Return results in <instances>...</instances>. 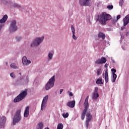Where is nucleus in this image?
<instances>
[{"instance_id": "obj_35", "label": "nucleus", "mask_w": 129, "mask_h": 129, "mask_svg": "<svg viewBox=\"0 0 129 129\" xmlns=\"http://www.w3.org/2000/svg\"><path fill=\"white\" fill-rule=\"evenodd\" d=\"M108 10H112L113 9V6L112 5H109L107 7Z\"/></svg>"}, {"instance_id": "obj_13", "label": "nucleus", "mask_w": 129, "mask_h": 129, "mask_svg": "<svg viewBox=\"0 0 129 129\" xmlns=\"http://www.w3.org/2000/svg\"><path fill=\"white\" fill-rule=\"evenodd\" d=\"M29 114H30V107L28 106L26 107L24 111V117H28L29 116Z\"/></svg>"}, {"instance_id": "obj_41", "label": "nucleus", "mask_w": 129, "mask_h": 129, "mask_svg": "<svg viewBox=\"0 0 129 129\" xmlns=\"http://www.w3.org/2000/svg\"><path fill=\"white\" fill-rule=\"evenodd\" d=\"M3 24H0V32L2 31V29H3Z\"/></svg>"}, {"instance_id": "obj_14", "label": "nucleus", "mask_w": 129, "mask_h": 129, "mask_svg": "<svg viewBox=\"0 0 129 129\" xmlns=\"http://www.w3.org/2000/svg\"><path fill=\"white\" fill-rule=\"evenodd\" d=\"M53 56H54V51H49L47 53V60L51 61L53 59Z\"/></svg>"}, {"instance_id": "obj_37", "label": "nucleus", "mask_w": 129, "mask_h": 129, "mask_svg": "<svg viewBox=\"0 0 129 129\" xmlns=\"http://www.w3.org/2000/svg\"><path fill=\"white\" fill-rule=\"evenodd\" d=\"M111 71H112V75H113V73L114 74V73H115V72H116V70L114 69H111Z\"/></svg>"}, {"instance_id": "obj_8", "label": "nucleus", "mask_w": 129, "mask_h": 129, "mask_svg": "<svg viewBox=\"0 0 129 129\" xmlns=\"http://www.w3.org/2000/svg\"><path fill=\"white\" fill-rule=\"evenodd\" d=\"M79 3L83 7L89 6L91 5V0H79Z\"/></svg>"}, {"instance_id": "obj_10", "label": "nucleus", "mask_w": 129, "mask_h": 129, "mask_svg": "<svg viewBox=\"0 0 129 129\" xmlns=\"http://www.w3.org/2000/svg\"><path fill=\"white\" fill-rule=\"evenodd\" d=\"M7 121V117L5 116H0V128H4Z\"/></svg>"}, {"instance_id": "obj_22", "label": "nucleus", "mask_w": 129, "mask_h": 129, "mask_svg": "<svg viewBox=\"0 0 129 129\" xmlns=\"http://www.w3.org/2000/svg\"><path fill=\"white\" fill-rule=\"evenodd\" d=\"M104 78L106 83H108V73L107 70H106L105 72Z\"/></svg>"}, {"instance_id": "obj_9", "label": "nucleus", "mask_w": 129, "mask_h": 129, "mask_svg": "<svg viewBox=\"0 0 129 129\" xmlns=\"http://www.w3.org/2000/svg\"><path fill=\"white\" fill-rule=\"evenodd\" d=\"M22 62L24 66H29V65H30V64L32 63V61H31L30 59H28L27 56H23L22 59Z\"/></svg>"}, {"instance_id": "obj_26", "label": "nucleus", "mask_w": 129, "mask_h": 129, "mask_svg": "<svg viewBox=\"0 0 129 129\" xmlns=\"http://www.w3.org/2000/svg\"><path fill=\"white\" fill-rule=\"evenodd\" d=\"M96 83L97 84H98V85H100V84H103V82H102V78H99L97 81Z\"/></svg>"}, {"instance_id": "obj_5", "label": "nucleus", "mask_w": 129, "mask_h": 129, "mask_svg": "<svg viewBox=\"0 0 129 129\" xmlns=\"http://www.w3.org/2000/svg\"><path fill=\"white\" fill-rule=\"evenodd\" d=\"M28 94V90L25 89L24 91H23L18 96H17L14 100V102H19V101H21L27 96V95Z\"/></svg>"}, {"instance_id": "obj_21", "label": "nucleus", "mask_w": 129, "mask_h": 129, "mask_svg": "<svg viewBox=\"0 0 129 129\" xmlns=\"http://www.w3.org/2000/svg\"><path fill=\"white\" fill-rule=\"evenodd\" d=\"M46 107H47V103L42 102L41 106V110H45V109H46Z\"/></svg>"}, {"instance_id": "obj_33", "label": "nucleus", "mask_w": 129, "mask_h": 129, "mask_svg": "<svg viewBox=\"0 0 129 129\" xmlns=\"http://www.w3.org/2000/svg\"><path fill=\"white\" fill-rule=\"evenodd\" d=\"M10 76L11 77H12V78H13V79H15V78H16V76H15V73H11Z\"/></svg>"}, {"instance_id": "obj_12", "label": "nucleus", "mask_w": 129, "mask_h": 129, "mask_svg": "<svg viewBox=\"0 0 129 129\" xmlns=\"http://www.w3.org/2000/svg\"><path fill=\"white\" fill-rule=\"evenodd\" d=\"M86 116L87 117V119L86 121V127H88L89 125V122L91 120V115H90V112H89L86 113Z\"/></svg>"}, {"instance_id": "obj_43", "label": "nucleus", "mask_w": 129, "mask_h": 129, "mask_svg": "<svg viewBox=\"0 0 129 129\" xmlns=\"http://www.w3.org/2000/svg\"><path fill=\"white\" fill-rule=\"evenodd\" d=\"M108 66V64L107 63H106L104 65L105 68H107V67Z\"/></svg>"}, {"instance_id": "obj_6", "label": "nucleus", "mask_w": 129, "mask_h": 129, "mask_svg": "<svg viewBox=\"0 0 129 129\" xmlns=\"http://www.w3.org/2000/svg\"><path fill=\"white\" fill-rule=\"evenodd\" d=\"M18 31V26H17V21L14 20L11 21L9 26V32L10 33H15Z\"/></svg>"}, {"instance_id": "obj_45", "label": "nucleus", "mask_w": 129, "mask_h": 129, "mask_svg": "<svg viewBox=\"0 0 129 129\" xmlns=\"http://www.w3.org/2000/svg\"><path fill=\"white\" fill-rule=\"evenodd\" d=\"M112 62V63H115V61H114V59H113L112 58H111Z\"/></svg>"}, {"instance_id": "obj_2", "label": "nucleus", "mask_w": 129, "mask_h": 129, "mask_svg": "<svg viewBox=\"0 0 129 129\" xmlns=\"http://www.w3.org/2000/svg\"><path fill=\"white\" fill-rule=\"evenodd\" d=\"M44 40H45V36H42L41 37L38 36L35 37L32 41L30 47L34 48V47H39L41 45V43H43Z\"/></svg>"}, {"instance_id": "obj_28", "label": "nucleus", "mask_w": 129, "mask_h": 129, "mask_svg": "<svg viewBox=\"0 0 129 129\" xmlns=\"http://www.w3.org/2000/svg\"><path fill=\"white\" fill-rule=\"evenodd\" d=\"M10 67H11V68L13 69H19V67L17 66V64H16L15 63H13L10 64Z\"/></svg>"}, {"instance_id": "obj_47", "label": "nucleus", "mask_w": 129, "mask_h": 129, "mask_svg": "<svg viewBox=\"0 0 129 129\" xmlns=\"http://www.w3.org/2000/svg\"><path fill=\"white\" fill-rule=\"evenodd\" d=\"M19 75H22V73H19Z\"/></svg>"}, {"instance_id": "obj_44", "label": "nucleus", "mask_w": 129, "mask_h": 129, "mask_svg": "<svg viewBox=\"0 0 129 129\" xmlns=\"http://www.w3.org/2000/svg\"><path fill=\"white\" fill-rule=\"evenodd\" d=\"M63 89H60L59 91V94H61V93H62V92H63Z\"/></svg>"}, {"instance_id": "obj_42", "label": "nucleus", "mask_w": 129, "mask_h": 129, "mask_svg": "<svg viewBox=\"0 0 129 129\" xmlns=\"http://www.w3.org/2000/svg\"><path fill=\"white\" fill-rule=\"evenodd\" d=\"M116 19H117V20H119V19H120V15H119L117 16Z\"/></svg>"}, {"instance_id": "obj_1", "label": "nucleus", "mask_w": 129, "mask_h": 129, "mask_svg": "<svg viewBox=\"0 0 129 129\" xmlns=\"http://www.w3.org/2000/svg\"><path fill=\"white\" fill-rule=\"evenodd\" d=\"M111 16L109 14H107L105 12L103 13L102 14L100 15L98 17V21L101 25H105L107 21L111 20Z\"/></svg>"}, {"instance_id": "obj_16", "label": "nucleus", "mask_w": 129, "mask_h": 129, "mask_svg": "<svg viewBox=\"0 0 129 129\" xmlns=\"http://www.w3.org/2000/svg\"><path fill=\"white\" fill-rule=\"evenodd\" d=\"M67 106L71 108H73L75 106V100L71 101L68 102Z\"/></svg>"}, {"instance_id": "obj_39", "label": "nucleus", "mask_w": 129, "mask_h": 129, "mask_svg": "<svg viewBox=\"0 0 129 129\" xmlns=\"http://www.w3.org/2000/svg\"><path fill=\"white\" fill-rule=\"evenodd\" d=\"M124 41V39H123V37L122 36L121 37V40H120V43L121 44H123V41Z\"/></svg>"}, {"instance_id": "obj_4", "label": "nucleus", "mask_w": 129, "mask_h": 129, "mask_svg": "<svg viewBox=\"0 0 129 129\" xmlns=\"http://www.w3.org/2000/svg\"><path fill=\"white\" fill-rule=\"evenodd\" d=\"M21 109L17 110L14 115L13 119V124L16 125V123L20 122L22 120V116L21 115Z\"/></svg>"}, {"instance_id": "obj_30", "label": "nucleus", "mask_w": 129, "mask_h": 129, "mask_svg": "<svg viewBox=\"0 0 129 129\" xmlns=\"http://www.w3.org/2000/svg\"><path fill=\"white\" fill-rule=\"evenodd\" d=\"M98 37L99 38H102L103 40L105 38V35H104L103 33H99L98 34Z\"/></svg>"}, {"instance_id": "obj_20", "label": "nucleus", "mask_w": 129, "mask_h": 129, "mask_svg": "<svg viewBox=\"0 0 129 129\" xmlns=\"http://www.w3.org/2000/svg\"><path fill=\"white\" fill-rule=\"evenodd\" d=\"M10 5L11 6V8H17L18 9L21 8V6L16 3H10Z\"/></svg>"}, {"instance_id": "obj_34", "label": "nucleus", "mask_w": 129, "mask_h": 129, "mask_svg": "<svg viewBox=\"0 0 129 129\" xmlns=\"http://www.w3.org/2000/svg\"><path fill=\"white\" fill-rule=\"evenodd\" d=\"M123 0H120L119 2V5L120 6V7H122V5H123Z\"/></svg>"}, {"instance_id": "obj_7", "label": "nucleus", "mask_w": 129, "mask_h": 129, "mask_svg": "<svg viewBox=\"0 0 129 129\" xmlns=\"http://www.w3.org/2000/svg\"><path fill=\"white\" fill-rule=\"evenodd\" d=\"M89 98V96H87L86 98L85 99V102L84 103V105L85 106V108L84 110L83 111V112L82 113V119L83 120L85 117V114L86 113V111L87 110V109L88 108V99Z\"/></svg>"}, {"instance_id": "obj_27", "label": "nucleus", "mask_w": 129, "mask_h": 129, "mask_svg": "<svg viewBox=\"0 0 129 129\" xmlns=\"http://www.w3.org/2000/svg\"><path fill=\"white\" fill-rule=\"evenodd\" d=\"M15 40L16 42H20L21 41H22V40H23V37H22L21 36H17L15 37Z\"/></svg>"}, {"instance_id": "obj_11", "label": "nucleus", "mask_w": 129, "mask_h": 129, "mask_svg": "<svg viewBox=\"0 0 129 129\" xmlns=\"http://www.w3.org/2000/svg\"><path fill=\"white\" fill-rule=\"evenodd\" d=\"M105 63H106V58L104 57H102L101 58H98L95 61V64L96 65H100L101 64H104Z\"/></svg>"}, {"instance_id": "obj_15", "label": "nucleus", "mask_w": 129, "mask_h": 129, "mask_svg": "<svg viewBox=\"0 0 129 129\" xmlns=\"http://www.w3.org/2000/svg\"><path fill=\"white\" fill-rule=\"evenodd\" d=\"M71 31L73 34V39L74 40H77V37L75 36V28L73 25L71 26Z\"/></svg>"}, {"instance_id": "obj_40", "label": "nucleus", "mask_w": 129, "mask_h": 129, "mask_svg": "<svg viewBox=\"0 0 129 129\" xmlns=\"http://www.w3.org/2000/svg\"><path fill=\"white\" fill-rule=\"evenodd\" d=\"M69 96H73V93L69 91Z\"/></svg>"}, {"instance_id": "obj_32", "label": "nucleus", "mask_w": 129, "mask_h": 129, "mask_svg": "<svg viewBox=\"0 0 129 129\" xmlns=\"http://www.w3.org/2000/svg\"><path fill=\"white\" fill-rule=\"evenodd\" d=\"M62 116L64 118H67V117H68V116H69V113H68V112H67L66 114L63 113L62 114Z\"/></svg>"}, {"instance_id": "obj_38", "label": "nucleus", "mask_w": 129, "mask_h": 129, "mask_svg": "<svg viewBox=\"0 0 129 129\" xmlns=\"http://www.w3.org/2000/svg\"><path fill=\"white\" fill-rule=\"evenodd\" d=\"M95 92L96 93H98V87H96L95 88V92Z\"/></svg>"}, {"instance_id": "obj_17", "label": "nucleus", "mask_w": 129, "mask_h": 129, "mask_svg": "<svg viewBox=\"0 0 129 129\" xmlns=\"http://www.w3.org/2000/svg\"><path fill=\"white\" fill-rule=\"evenodd\" d=\"M8 18L7 15H4L2 19L0 20V25H2V24H5V23H6L8 20Z\"/></svg>"}, {"instance_id": "obj_36", "label": "nucleus", "mask_w": 129, "mask_h": 129, "mask_svg": "<svg viewBox=\"0 0 129 129\" xmlns=\"http://www.w3.org/2000/svg\"><path fill=\"white\" fill-rule=\"evenodd\" d=\"M101 71V69H98V70H97V74L98 76H99V75L100 74V72Z\"/></svg>"}, {"instance_id": "obj_18", "label": "nucleus", "mask_w": 129, "mask_h": 129, "mask_svg": "<svg viewBox=\"0 0 129 129\" xmlns=\"http://www.w3.org/2000/svg\"><path fill=\"white\" fill-rule=\"evenodd\" d=\"M29 78L28 76H26L24 80H21V84L22 85H27L29 83Z\"/></svg>"}, {"instance_id": "obj_3", "label": "nucleus", "mask_w": 129, "mask_h": 129, "mask_svg": "<svg viewBox=\"0 0 129 129\" xmlns=\"http://www.w3.org/2000/svg\"><path fill=\"white\" fill-rule=\"evenodd\" d=\"M55 76H53L46 83V84L44 86V88L46 90V91H48V90H50L51 88H53L55 85Z\"/></svg>"}, {"instance_id": "obj_31", "label": "nucleus", "mask_w": 129, "mask_h": 129, "mask_svg": "<svg viewBox=\"0 0 129 129\" xmlns=\"http://www.w3.org/2000/svg\"><path fill=\"white\" fill-rule=\"evenodd\" d=\"M57 129H63V124L59 123L57 125Z\"/></svg>"}, {"instance_id": "obj_46", "label": "nucleus", "mask_w": 129, "mask_h": 129, "mask_svg": "<svg viewBox=\"0 0 129 129\" xmlns=\"http://www.w3.org/2000/svg\"><path fill=\"white\" fill-rule=\"evenodd\" d=\"M5 64H6V65L7 66H8L9 63L8 62V61H6V62H5Z\"/></svg>"}, {"instance_id": "obj_29", "label": "nucleus", "mask_w": 129, "mask_h": 129, "mask_svg": "<svg viewBox=\"0 0 129 129\" xmlns=\"http://www.w3.org/2000/svg\"><path fill=\"white\" fill-rule=\"evenodd\" d=\"M43 123L39 122L37 124V129H43Z\"/></svg>"}, {"instance_id": "obj_19", "label": "nucleus", "mask_w": 129, "mask_h": 129, "mask_svg": "<svg viewBox=\"0 0 129 129\" xmlns=\"http://www.w3.org/2000/svg\"><path fill=\"white\" fill-rule=\"evenodd\" d=\"M123 25L126 26L129 23V15L125 16V17L123 19Z\"/></svg>"}, {"instance_id": "obj_25", "label": "nucleus", "mask_w": 129, "mask_h": 129, "mask_svg": "<svg viewBox=\"0 0 129 129\" xmlns=\"http://www.w3.org/2000/svg\"><path fill=\"white\" fill-rule=\"evenodd\" d=\"M48 99H49V95H46L44 97H43L42 102H44L45 103H47Z\"/></svg>"}, {"instance_id": "obj_23", "label": "nucleus", "mask_w": 129, "mask_h": 129, "mask_svg": "<svg viewBox=\"0 0 129 129\" xmlns=\"http://www.w3.org/2000/svg\"><path fill=\"white\" fill-rule=\"evenodd\" d=\"M116 77H117L116 74L113 73L111 79V82H112V83H114V82H115V80H116Z\"/></svg>"}, {"instance_id": "obj_24", "label": "nucleus", "mask_w": 129, "mask_h": 129, "mask_svg": "<svg viewBox=\"0 0 129 129\" xmlns=\"http://www.w3.org/2000/svg\"><path fill=\"white\" fill-rule=\"evenodd\" d=\"M92 97V99H94V100L97 99V98H98V97H99V94H98V93L94 92L93 93Z\"/></svg>"}, {"instance_id": "obj_48", "label": "nucleus", "mask_w": 129, "mask_h": 129, "mask_svg": "<svg viewBox=\"0 0 129 129\" xmlns=\"http://www.w3.org/2000/svg\"><path fill=\"white\" fill-rule=\"evenodd\" d=\"M45 129H49V128L47 127V128H45Z\"/></svg>"}]
</instances>
